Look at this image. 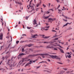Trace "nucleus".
<instances>
[{"mask_svg": "<svg viewBox=\"0 0 74 74\" xmlns=\"http://www.w3.org/2000/svg\"><path fill=\"white\" fill-rule=\"evenodd\" d=\"M7 64L8 65H9L10 67H12V66H15L16 65V63L15 62H14L12 61L11 60H9L6 61Z\"/></svg>", "mask_w": 74, "mask_h": 74, "instance_id": "obj_1", "label": "nucleus"}, {"mask_svg": "<svg viewBox=\"0 0 74 74\" xmlns=\"http://www.w3.org/2000/svg\"><path fill=\"white\" fill-rule=\"evenodd\" d=\"M32 1H33V0H31L30 1V4L29 5V7L28 8V10H29V9L30 11H29V10H27V11L28 12H32V11H33V10H34V8L33 7L31 6V3L32 2Z\"/></svg>", "mask_w": 74, "mask_h": 74, "instance_id": "obj_2", "label": "nucleus"}, {"mask_svg": "<svg viewBox=\"0 0 74 74\" xmlns=\"http://www.w3.org/2000/svg\"><path fill=\"white\" fill-rule=\"evenodd\" d=\"M37 60H35L34 61L30 60L29 61V62H30L26 64L25 66V67H26V66H28V67H29V66H30L29 64H32V62H34V63H35V62H36V61H37Z\"/></svg>", "mask_w": 74, "mask_h": 74, "instance_id": "obj_3", "label": "nucleus"}, {"mask_svg": "<svg viewBox=\"0 0 74 74\" xmlns=\"http://www.w3.org/2000/svg\"><path fill=\"white\" fill-rule=\"evenodd\" d=\"M27 58H23L22 59V60H21L19 62V64L20 63H22V62H25H25L26 61H27L28 60H30V59L27 60Z\"/></svg>", "mask_w": 74, "mask_h": 74, "instance_id": "obj_4", "label": "nucleus"}, {"mask_svg": "<svg viewBox=\"0 0 74 74\" xmlns=\"http://www.w3.org/2000/svg\"><path fill=\"white\" fill-rule=\"evenodd\" d=\"M51 56L52 58H53V59H55V58L56 59H58V60H60V59L59 58H58V56Z\"/></svg>", "mask_w": 74, "mask_h": 74, "instance_id": "obj_5", "label": "nucleus"}, {"mask_svg": "<svg viewBox=\"0 0 74 74\" xmlns=\"http://www.w3.org/2000/svg\"><path fill=\"white\" fill-rule=\"evenodd\" d=\"M49 28V26L48 27L46 26L45 27V28L44 27H42L41 28V30H45L47 31L49 29L48 28Z\"/></svg>", "mask_w": 74, "mask_h": 74, "instance_id": "obj_6", "label": "nucleus"}, {"mask_svg": "<svg viewBox=\"0 0 74 74\" xmlns=\"http://www.w3.org/2000/svg\"><path fill=\"white\" fill-rule=\"evenodd\" d=\"M48 20L49 22L52 23V21H55V18L52 19V18H49L48 19Z\"/></svg>", "mask_w": 74, "mask_h": 74, "instance_id": "obj_7", "label": "nucleus"}, {"mask_svg": "<svg viewBox=\"0 0 74 74\" xmlns=\"http://www.w3.org/2000/svg\"><path fill=\"white\" fill-rule=\"evenodd\" d=\"M37 55H43L44 56H49V54L47 53H46L45 54H40Z\"/></svg>", "mask_w": 74, "mask_h": 74, "instance_id": "obj_8", "label": "nucleus"}, {"mask_svg": "<svg viewBox=\"0 0 74 74\" xmlns=\"http://www.w3.org/2000/svg\"><path fill=\"white\" fill-rule=\"evenodd\" d=\"M34 25H36V26H38V25H37V23L36 22V19H34Z\"/></svg>", "mask_w": 74, "mask_h": 74, "instance_id": "obj_9", "label": "nucleus"}, {"mask_svg": "<svg viewBox=\"0 0 74 74\" xmlns=\"http://www.w3.org/2000/svg\"><path fill=\"white\" fill-rule=\"evenodd\" d=\"M42 36H43V38H44L45 39H47V38H49L50 36H45V35H43Z\"/></svg>", "mask_w": 74, "mask_h": 74, "instance_id": "obj_10", "label": "nucleus"}, {"mask_svg": "<svg viewBox=\"0 0 74 74\" xmlns=\"http://www.w3.org/2000/svg\"><path fill=\"white\" fill-rule=\"evenodd\" d=\"M34 56H35L34 55H29L28 57V58H33Z\"/></svg>", "mask_w": 74, "mask_h": 74, "instance_id": "obj_11", "label": "nucleus"}, {"mask_svg": "<svg viewBox=\"0 0 74 74\" xmlns=\"http://www.w3.org/2000/svg\"><path fill=\"white\" fill-rule=\"evenodd\" d=\"M32 38H37V34L33 35L32 36Z\"/></svg>", "mask_w": 74, "mask_h": 74, "instance_id": "obj_12", "label": "nucleus"}, {"mask_svg": "<svg viewBox=\"0 0 74 74\" xmlns=\"http://www.w3.org/2000/svg\"><path fill=\"white\" fill-rule=\"evenodd\" d=\"M47 48H53V46H49V45L48 46L46 47Z\"/></svg>", "mask_w": 74, "mask_h": 74, "instance_id": "obj_13", "label": "nucleus"}, {"mask_svg": "<svg viewBox=\"0 0 74 74\" xmlns=\"http://www.w3.org/2000/svg\"><path fill=\"white\" fill-rule=\"evenodd\" d=\"M10 53H9V55H7L6 56H5V58H6V59H8V58H9V57H10Z\"/></svg>", "mask_w": 74, "mask_h": 74, "instance_id": "obj_14", "label": "nucleus"}, {"mask_svg": "<svg viewBox=\"0 0 74 74\" xmlns=\"http://www.w3.org/2000/svg\"><path fill=\"white\" fill-rule=\"evenodd\" d=\"M16 58V57H12L11 58V60H12V62H13V60H14V59H15Z\"/></svg>", "mask_w": 74, "mask_h": 74, "instance_id": "obj_15", "label": "nucleus"}, {"mask_svg": "<svg viewBox=\"0 0 74 74\" xmlns=\"http://www.w3.org/2000/svg\"><path fill=\"white\" fill-rule=\"evenodd\" d=\"M59 49L60 50V51L62 52V53H64L63 50L62 49L59 48Z\"/></svg>", "mask_w": 74, "mask_h": 74, "instance_id": "obj_16", "label": "nucleus"}, {"mask_svg": "<svg viewBox=\"0 0 74 74\" xmlns=\"http://www.w3.org/2000/svg\"><path fill=\"white\" fill-rule=\"evenodd\" d=\"M41 1H40V3H38L37 4V7H38L39 6V5H41Z\"/></svg>", "mask_w": 74, "mask_h": 74, "instance_id": "obj_17", "label": "nucleus"}, {"mask_svg": "<svg viewBox=\"0 0 74 74\" xmlns=\"http://www.w3.org/2000/svg\"><path fill=\"white\" fill-rule=\"evenodd\" d=\"M53 48V50H54V51H57V50H58V47H55Z\"/></svg>", "mask_w": 74, "mask_h": 74, "instance_id": "obj_18", "label": "nucleus"}, {"mask_svg": "<svg viewBox=\"0 0 74 74\" xmlns=\"http://www.w3.org/2000/svg\"><path fill=\"white\" fill-rule=\"evenodd\" d=\"M0 40H3V35L1 34L0 36Z\"/></svg>", "mask_w": 74, "mask_h": 74, "instance_id": "obj_19", "label": "nucleus"}, {"mask_svg": "<svg viewBox=\"0 0 74 74\" xmlns=\"http://www.w3.org/2000/svg\"><path fill=\"white\" fill-rule=\"evenodd\" d=\"M51 15H49V16H45L44 17V19H48V18H49V16H50Z\"/></svg>", "mask_w": 74, "mask_h": 74, "instance_id": "obj_20", "label": "nucleus"}, {"mask_svg": "<svg viewBox=\"0 0 74 74\" xmlns=\"http://www.w3.org/2000/svg\"><path fill=\"white\" fill-rule=\"evenodd\" d=\"M53 46H59V45L58 44V43H56L53 45Z\"/></svg>", "mask_w": 74, "mask_h": 74, "instance_id": "obj_21", "label": "nucleus"}, {"mask_svg": "<svg viewBox=\"0 0 74 74\" xmlns=\"http://www.w3.org/2000/svg\"><path fill=\"white\" fill-rule=\"evenodd\" d=\"M25 55V54H24L23 53H21L19 54V56H22V55Z\"/></svg>", "mask_w": 74, "mask_h": 74, "instance_id": "obj_22", "label": "nucleus"}, {"mask_svg": "<svg viewBox=\"0 0 74 74\" xmlns=\"http://www.w3.org/2000/svg\"><path fill=\"white\" fill-rule=\"evenodd\" d=\"M16 4H20V2H18V1L17 0H16Z\"/></svg>", "mask_w": 74, "mask_h": 74, "instance_id": "obj_23", "label": "nucleus"}, {"mask_svg": "<svg viewBox=\"0 0 74 74\" xmlns=\"http://www.w3.org/2000/svg\"><path fill=\"white\" fill-rule=\"evenodd\" d=\"M72 71H69L68 72H66V74H69V73H71Z\"/></svg>", "mask_w": 74, "mask_h": 74, "instance_id": "obj_24", "label": "nucleus"}, {"mask_svg": "<svg viewBox=\"0 0 74 74\" xmlns=\"http://www.w3.org/2000/svg\"><path fill=\"white\" fill-rule=\"evenodd\" d=\"M47 63V62L46 61H42V62H40L39 63Z\"/></svg>", "mask_w": 74, "mask_h": 74, "instance_id": "obj_25", "label": "nucleus"}, {"mask_svg": "<svg viewBox=\"0 0 74 74\" xmlns=\"http://www.w3.org/2000/svg\"><path fill=\"white\" fill-rule=\"evenodd\" d=\"M1 23H2V25L3 26V19L1 18Z\"/></svg>", "mask_w": 74, "mask_h": 74, "instance_id": "obj_26", "label": "nucleus"}, {"mask_svg": "<svg viewBox=\"0 0 74 74\" xmlns=\"http://www.w3.org/2000/svg\"><path fill=\"white\" fill-rule=\"evenodd\" d=\"M58 12L59 13V14H61V12H62V10H58Z\"/></svg>", "mask_w": 74, "mask_h": 74, "instance_id": "obj_27", "label": "nucleus"}, {"mask_svg": "<svg viewBox=\"0 0 74 74\" xmlns=\"http://www.w3.org/2000/svg\"><path fill=\"white\" fill-rule=\"evenodd\" d=\"M58 37V36H57L56 34L55 35H54L53 36V38H54V37Z\"/></svg>", "mask_w": 74, "mask_h": 74, "instance_id": "obj_28", "label": "nucleus"}, {"mask_svg": "<svg viewBox=\"0 0 74 74\" xmlns=\"http://www.w3.org/2000/svg\"><path fill=\"white\" fill-rule=\"evenodd\" d=\"M67 57L69 58H71V55H69L67 56Z\"/></svg>", "mask_w": 74, "mask_h": 74, "instance_id": "obj_29", "label": "nucleus"}, {"mask_svg": "<svg viewBox=\"0 0 74 74\" xmlns=\"http://www.w3.org/2000/svg\"><path fill=\"white\" fill-rule=\"evenodd\" d=\"M71 29H72V28L70 27L68 28V30H71Z\"/></svg>", "mask_w": 74, "mask_h": 74, "instance_id": "obj_30", "label": "nucleus"}, {"mask_svg": "<svg viewBox=\"0 0 74 74\" xmlns=\"http://www.w3.org/2000/svg\"><path fill=\"white\" fill-rule=\"evenodd\" d=\"M67 25H68V23H67L65 25H64L63 26V27H64V26H67Z\"/></svg>", "mask_w": 74, "mask_h": 74, "instance_id": "obj_31", "label": "nucleus"}, {"mask_svg": "<svg viewBox=\"0 0 74 74\" xmlns=\"http://www.w3.org/2000/svg\"><path fill=\"white\" fill-rule=\"evenodd\" d=\"M32 44H29L28 45V47H31V46H32Z\"/></svg>", "mask_w": 74, "mask_h": 74, "instance_id": "obj_32", "label": "nucleus"}, {"mask_svg": "<svg viewBox=\"0 0 74 74\" xmlns=\"http://www.w3.org/2000/svg\"><path fill=\"white\" fill-rule=\"evenodd\" d=\"M6 38L8 39L9 38H10V35L7 36L6 37Z\"/></svg>", "mask_w": 74, "mask_h": 74, "instance_id": "obj_33", "label": "nucleus"}, {"mask_svg": "<svg viewBox=\"0 0 74 74\" xmlns=\"http://www.w3.org/2000/svg\"><path fill=\"white\" fill-rule=\"evenodd\" d=\"M27 29H31V27H27Z\"/></svg>", "mask_w": 74, "mask_h": 74, "instance_id": "obj_34", "label": "nucleus"}, {"mask_svg": "<svg viewBox=\"0 0 74 74\" xmlns=\"http://www.w3.org/2000/svg\"><path fill=\"white\" fill-rule=\"evenodd\" d=\"M28 18H29V17L27 16L25 17V19L26 20H27V19H28Z\"/></svg>", "mask_w": 74, "mask_h": 74, "instance_id": "obj_35", "label": "nucleus"}, {"mask_svg": "<svg viewBox=\"0 0 74 74\" xmlns=\"http://www.w3.org/2000/svg\"><path fill=\"white\" fill-rule=\"evenodd\" d=\"M63 69H64V70H67V68H64Z\"/></svg>", "mask_w": 74, "mask_h": 74, "instance_id": "obj_36", "label": "nucleus"}, {"mask_svg": "<svg viewBox=\"0 0 74 74\" xmlns=\"http://www.w3.org/2000/svg\"><path fill=\"white\" fill-rule=\"evenodd\" d=\"M25 51V50H24V49H22V52H24Z\"/></svg>", "mask_w": 74, "mask_h": 74, "instance_id": "obj_37", "label": "nucleus"}, {"mask_svg": "<svg viewBox=\"0 0 74 74\" xmlns=\"http://www.w3.org/2000/svg\"><path fill=\"white\" fill-rule=\"evenodd\" d=\"M43 6L44 7H46V5H44V4H43Z\"/></svg>", "mask_w": 74, "mask_h": 74, "instance_id": "obj_38", "label": "nucleus"}, {"mask_svg": "<svg viewBox=\"0 0 74 74\" xmlns=\"http://www.w3.org/2000/svg\"><path fill=\"white\" fill-rule=\"evenodd\" d=\"M10 45H11V44H10L8 46V47L7 48H8L10 47Z\"/></svg>", "mask_w": 74, "mask_h": 74, "instance_id": "obj_39", "label": "nucleus"}, {"mask_svg": "<svg viewBox=\"0 0 74 74\" xmlns=\"http://www.w3.org/2000/svg\"><path fill=\"white\" fill-rule=\"evenodd\" d=\"M63 20L65 22H67V20H65L64 19H63Z\"/></svg>", "mask_w": 74, "mask_h": 74, "instance_id": "obj_40", "label": "nucleus"}, {"mask_svg": "<svg viewBox=\"0 0 74 74\" xmlns=\"http://www.w3.org/2000/svg\"><path fill=\"white\" fill-rule=\"evenodd\" d=\"M19 41H17L16 42V44H18V43H19Z\"/></svg>", "mask_w": 74, "mask_h": 74, "instance_id": "obj_41", "label": "nucleus"}, {"mask_svg": "<svg viewBox=\"0 0 74 74\" xmlns=\"http://www.w3.org/2000/svg\"><path fill=\"white\" fill-rule=\"evenodd\" d=\"M47 60V61H48V62H51V60H49L48 59Z\"/></svg>", "mask_w": 74, "mask_h": 74, "instance_id": "obj_42", "label": "nucleus"}, {"mask_svg": "<svg viewBox=\"0 0 74 74\" xmlns=\"http://www.w3.org/2000/svg\"><path fill=\"white\" fill-rule=\"evenodd\" d=\"M58 38H56L55 39V40H58Z\"/></svg>", "mask_w": 74, "mask_h": 74, "instance_id": "obj_43", "label": "nucleus"}, {"mask_svg": "<svg viewBox=\"0 0 74 74\" xmlns=\"http://www.w3.org/2000/svg\"><path fill=\"white\" fill-rule=\"evenodd\" d=\"M19 4H20V6H21V5H22V4L21 2Z\"/></svg>", "mask_w": 74, "mask_h": 74, "instance_id": "obj_44", "label": "nucleus"}, {"mask_svg": "<svg viewBox=\"0 0 74 74\" xmlns=\"http://www.w3.org/2000/svg\"><path fill=\"white\" fill-rule=\"evenodd\" d=\"M52 32H56V31L55 30H52Z\"/></svg>", "mask_w": 74, "mask_h": 74, "instance_id": "obj_45", "label": "nucleus"}, {"mask_svg": "<svg viewBox=\"0 0 74 74\" xmlns=\"http://www.w3.org/2000/svg\"><path fill=\"white\" fill-rule=\"evenodd\" d=\"M47 14H49V12L48 11L46 12Z\"/></svg>", "mask_w": 74, "mask_h": 74, "instance_id": "obj_46", "label": "nucleus"}, {"mask_svg": "<svg viewBox=\"0 0 74 74\" xmlns=\"http://www.w3.org/2000/svg\"><path fill=\"white\" fill-rule=\"evenodd\" d=\"M36 69H39V68H40V66H38L36 67Z\"/></svg>", "mask_w": 74, "mask_h": 74, "instance_id": "obj_47", "label": "nucleus"}, {"mask_svg": "<svg viewBox=\"0 0 74 74\" xmlns=\"http://www.w3.org/2000/svg\"><path fill=\"white\" fill-rule=\"evenodd\" d=\"M54 42H51V44H53V43Z\"/></svg>", "mask_w": 74, "mask_h": 74, "instance_id": "obj_48", "label": "nucleus"}, {"mask_svg": "<svg viewBox=\"0 0 74 74\" xmlns=\"http://www.w3.org/2000/svg\"><path fill=\"white\" fill-rule=\"evenodd\" d=\"M44 43H48V42H43Z\"/></svg>", "mask_w": 74, "mask_h": 74, "instance_id": "obj_49", "label": "nucleus"}, {"mask_svg": "<svg viewBox=\"0 0 74 74\" xmlns=\"http://www.w3.org/2000/svg\"><path fill=\"white\" fill-rule=\"evenodd\" d=\"M56 1H57V2L58 3H59V0H56Z\"/></svg>", "mask_w": 74, "mask_h": 74, "instance_id": "obj_50", "label": "nucleus"}, {"mask_svg": "<svg viewBox=\"0 0 74 74\" xmlns=\"http://www.w3.org/2000/svg\"><path fill=\"white\" fill-rule=\"evenodd\" d=\"M23 36H26V35L25 34H23L22 35Z\"/></svg>", "mask_w": 74, "mask_h": 74, "instance_id": "obj_51", "label": "nucleus"}, {"mask_svg": "<svg viewBox=\"0 0 74 74\" xmlns=\"http://www.w3.org/2000/svg\"><path fill=\"white\" fill-rule=\"evenodd\" d=\"M2 59H3V60H4V57H2Z\"/></svg>", "mask_w": 74, "mask_h": 74, "instance_id": "obj_52", "label": "nucleus"}, {"mask_svg": "<svg viewBox=\"0 0 74 74\" xmlns=\"http://www.w3.org/2000/svg\"><path fill=\"white\" fill-rule=\"evenodd\" d=\"M64 18H66V19H67V17L66 16H65Z\"/></svg>", "mask_w": 74, "mask_h": 74, "instance_id": "obj_53", "label": "nucleus"}, {"mask_svg": "<svg viewBox=\"0 0 74 74\" xmlns=\"http://www.w3.org/2000/svg\"><path fill=\"white\" fill-rule=\"evenodd\" d=\"M50 10H51L52 11H53V9H51Z\"/></svg>", "mask_w": 74, "mask_h": 74, "instance_id": "obj_54", "label": "nucleus"}, {"mask_svg": "<svg viewBox=\"0 0 74 74\" xmlns=\"http://www.w3.org/2000/svg\"><path fill=\"white\" fill-rule=\"evenodd\" d=\"M51 5V3H49V7H50V5Z\"/></svg>", "mask_w": 74, "mask_h": 74, "instance_id": "obj_55", "label": "nucleus"}, {"mask_svg": "<svg viewBox=\"0 0 74 74\" xmlns=\"http://www.w3.org/2000/svg\"><path fill=\"white\" fill-rule=\"evenodd\" d=\"M3 46H1V48H3Z\"/></svg>", "mask_w": 74, "mask_h": 74, "instance_id": "obj_56", "label": "nucleus"}, {"mask_svg": "<svg viewBox=\"0 0 74 74\" xmlns=\"http://www.w3.org/2000/svg\"><path fill=\"white\" fill-rule=\"evenodd\" d=\"M22 26H23V29H24V28H25V27H24V25H23Z\"/></svg>", "mask_w": 74, "mask_h": 74, "instance_id": "obj_57", "label": "nucleus"}, {"mask_svg": "<svg viewBox=\"0 0 74 74\" xmlns=\"http://www.w3.org/2000/svg\"><path fill=\"white\" fill-rule=\"evenodd\" d=\"M18 24H19V25L20 24H21V21H19L18 22Z\"/></svg>", "mask_w": 74, "mask_h": 74, "instance_id": "obj_58", "label": "nucleus"}, {"mask_svg": "<svg viewBox=\"0 0 74 74\" xmlns=\"http://www.w3.org/2000/svg\"><path fill=\"white\" fill-rule=\"evenodd\" d=\"M27 46H28L27 45H25V47H27Z\"/></svg>", "mask_w": 74, "mask_h": 74, "instance_id": "obj_59", "label": "nucleus"}, {"mask_svg": "<svg viewBox=\"0 0 74 74\" xmlns=\"http://www.w3.org/2000/svg\"><path fill=\"white\" fill-rule=\"evenodd\" d=\"M2 62H3V61H1V63H0V64H1L2 63Z\"/></svg>", "mask_w": 74, "mask_h": 74, "instance_id": "obj_60", "label": "nucleus"}, {"mask_svg": "<svg viewBox=\"0 0 74 74\" xmlns=\"http://www.w3.org/2000/svg\"><path fill=\"white\" fill-rule=\"evenodd\" d=\"M18 25H16V26L15 27L16 28V27H17L18 26Z\"/></svg>", "mask_w": 74, "mask_h": 74, "instance_id": "obj_61", "label": "nucleus"}, {"mask_svg": "<svg viewBox=\"0 0 74 74\" xmlns=\"http://www.w3.org/2000/svg\"><path fill=\"white\" fill-rule=\"evenodd\" d=\"M42 58H45V57L43 55H42Z\"/></svg>", "mask_w": 74, "mask_h": 74, "instance_id": "obj_62", "label": "nucleus"}, {"mask_svg": "<svg viewBox=\"0 0 74 74\" xmlns=\"http://www.w3.org/2000/svg\"><path fill=\"white\" fill-rule=\"evenodd\" d=\"M61 43H62V44H64V42H62Z\"/></svg>", "mask_w": 74, "mask_h": 74, "instance_id": "obj_63", "label": "nucleus"}, {"mask_svg": "<svg viewBox=\"0 0 74 74\" xmlns=\"http://www.w3.org/2000/svg\"><path fill=\"white\" fill-rule=\"evenodd\" d=\"M63 8L64 9H62V10H64V7H63Z\"/></svg>", "mask_w": 74, "mask_h": 74, "instance_id": "obj_64", "label": "nucleus"}]
</instances>
